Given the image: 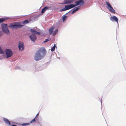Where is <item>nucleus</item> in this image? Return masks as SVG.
Wrapping results in <instances>:
<instances>
[{
	"label": "nucleus",
	"mask_w": 126,
	"mask_h": 126,
	"mask_svg": "<svg viewBox=\"0 0 126 126\" xmlns=\"http://www.w3.org/2000/svg\"><path fill=\"white\" fill-rule=\"evenodd\" d=\"M46 50L43 48H41L37 50L34 55V59L38 61L43 58L46 53Z\"/></svg>",
	"instance_id": "obj_1"
},
{
	"label": "nucleus",
	"mask_w": 126,
	"mask_h": 126,
	"mask_svg": "<svg viewBox=\"0 0 126 126\" xmlns=\"http://www.w3.org/2000/svg\"><path fill=\"white\" fill-rule=\"evenodd\" d=\"M38 115H39V113H38L37 114H36V116H35V118H36V120H37V118H38Z\"/></svg>",
	"instance_id": "obj_27"
},
{
	"label": "nucleus",
	"mask_w": 126,
	"mask_h": 126,
	"mask_svg": "<svg viewBox=\"0 0 126 126\" xmlns=\"http://www.w3.org/2000/svg\"><path fill=\"white\" fill-rule=\"evenodd\" d=\"M53 28V27H52L49 30V32L50 34H51L52 33Z\"/></svg>",
	"instance_id": "obj_16"
},
{
	"label": "nucleus",
	"mask_w": 126,
	"mask_h": 126,
	"mask_svg": "<svg viewBox=\"0 0 126 126\" xmlns=\"http://www.w3.org/2000/svg\"><path fill=\"white\" fill-rule=\"evenodd\" d=\"M3 119L5 123L9 125H10V122L6 118H3Z\"/></svg>",
	"instance_id": "obj_11"
},
{
	"label": "nucleus",
	"mask_w": 126,
	"mask_h": 126,
	"mask_svg": "<svg viewBox=\"0 0 126 126\" xmlns=\"http://www.w3.org/2000/svg\"><path fill=\"white\" fill-rule=\"evenodd\" d=\"M7 24L2 23L1 24V27L2 30L3 31V32L6 34H9L10 33L8 29L7 26Z\"/></svg>",
	"instance_id": "obj_3"
},
{
	"label": "nucleus",
	"mask_w": 126,
	"mask_h": 126,
	"mask_svg": "<svg viewBox=\"0 0 126 126\" xmlns=\"http://www.w3.org/2000/svg\"><path fill=\"white\" fill-rule=\"evenodd\" d=\"M22 17L21 16H16V19H19Z\"/></svg>",
	"instance_id": "obj_28"
},
{
	"label": "nucleus",
	"mask_w": 126,
	"mask_h": 126,
	"mask_svg": "<svg viewBox=\"0 0 126 126\" xmlns=\"http://www.w3.org/2000/svg\"><path fill=\"white\" fill-rule=\"evenodd\" d=\"M28 23H29V21H28V20H26L23 21L24 24H28Z\"/></svg>",
	"instance_id": "obj_25"
},
{
	"label": "nucleus",
	"mask_w": 126,
	"mask_h": 126,
	"mask_svg": "<svg viewBox=\"0 0 126 126\" xmlns=\"http://www.w3.org/2000/svg\"><path fill=\"white\" fill-rule=\"evenodd\" d=\"M79 9V7H77L76 8L74 9L72 11V14H73L75 12H77V11H78V10Z\"/></svg>",
	"instance_id": "obj_15"
},
{
	"label": "nucleus",
	"mask_w": 126,
	"mask_h": 126,
	"mask_svg": "<svg viewBox=\"0 0 126 126\" xmlns=\"http://www.w3.org/2000/svg\"><path fill=\"white\" fill-rule=\"evenodd\" d=\"M84 1L83 0H79L76 1L75 3L76 4H74L75 6H76L78 5H82L84 4Z\"/></svg>",
	"instance_id": "obj_6"
},
{
	"label": "nucleus",
	"mask_w": 126,
	"mask_h": 126,
	"mask_svg": "<svg viewBox=\"0 0 126 126\" xmlns=\"http://www.w3.org/2000/svg\"><path fill=\"white\" fill-rule=\"evenodd\" d=\"M76 7L74 4H70L67 5H65V8L68 10Z\"/></svg>",
	"instance_id": "obj_8"
},
{
	"label": "nucleus",
	"mask_w": 126,
	"mask_h": 126,
	"mask_svg": "<svg viewBox=\"0 0 126 126\" xmlns=\"http://www.w3.org/2000/svg\"><path fill=\"white\" fill-rule=\"evenodd\" d=\"M66 16H65V15L63 16H62V19H63V22H65V19H66Z\"/></svg>",
	"instance_id": "obj_17"
},
{
	"label": "nucleus",
	"mask_w": 126,
	"mask_h": 126,
	"mask_svg": "<svg viewBox=\"0 0 126 126\" xmlns=\"http://www.w3.org/2000/svg\"><path fill=\"white\" fill-rule=\"evenodd\" d=\"M17 23L16 22V28H20L22 26V25H18L17 24Z\"/></svg>",
	"instance_id": "obj_20"
},
{
	"label": "nucleus",
	"mask_w": 126,
	"mask_h": 126,
	"mask_svg": "<svg viewBox=\"0 0 126 126\" xmlns=\"http://www.w3.org/2000/svg\"><path fill=\"white\" fill-rule=\"evenodd\" d=\"M36 120V119L35 118H34L32 120H31V121L30 122V123H32L35 122V120Z\"/></svg>",
	"instance_id": "obj_23"
},
{
	"label": "nucleus",
	"mask_w": 126,
	"mask_h": 126,
	"mask_svg": "<svg viewBox=\"0 0 126 126\" xmlns=\"http://www.w3.org/2000/svg\"><path fill=\"white\" fill-rule=\"evenodd\" d=\"M12 126H16V125H12Z\"/></svg>",
	"instance_id": "obj_29"
},
{
	"label": "nucleus",
	"mask_w": 126,
	"mask_h": 126,
	"mask_svg": "<svg viewBox=\"0 0 126 126\" xmlns=\"http://www.w3.org/2000/svg\"><path fill=\"white\" fill-rule=\"evenodd\" d=\"M66 10H67L65 8H64L61 10H60V12H62L63 11H66Z\"/></svg>",
	"instance_id": "obj_26"
},
{
	"label": "nucleus",
	"mask_w": 126,
	"mask_h": 126,
	"mask_svg": "<svg viewBox=\"0 0 126 126\" xmlns=\"http://www.w3.org/2000/svg\"><path fill=\"white\" fill-rule=\"evenodd\" d=\"M31 31L32 34L31 36H30V38L31 41L33 42H34L36 39V36L35 35V34H40V33L39 32H37L36 31H35L34 30H32L31 29Z\"/></svg>",
	"instance_id": "obj_2"
},
{
	"label": "nucleus",
	"mask_w": 126,
	"mask_h": 126,
	"mask_svg": "<svg viewBox=\"0 0 126 126\" xmlns=\"http://www.w3.org/2000/svg\"><path fill=\"white\" fill-rule=\"evenodd\" d=\"M58 30L57 29H56L55 30V31H54V32L53 34V36H54L58 32Z\"/></svg>",
	"instance_id": "obj_22"
},
{
	"label": "nucleus",
	"mask_w": 126,
	"mask_h": 126,
	"mask_svg": "<svg viewBox=\"0 0 126 126\" xmlns=\"http://www.w3.org/2000/svg\"><path fill=\"white\" fill-rule=\"evenodd\" d=\"M16 23H11L9 25V27L11 28L12 29H14L16 28Z\"/></svg>",
	"instance_id": "obj_12"
},
{
	"label": "nucleus",
	"mask_w": 126,
	"mask_h": 126,
	"mask_svg": "<svg viewBox=\"0 0 126 126\" xmlns=\"http://www.w3.org/2000/svg\"><path fill=\"white\" fill-rule=\"evenodd\" d=\"M48 8L46 6L44 8V9H43L42 10V11H41V13H44L46 11L47 9H48Z\"/></svg>",
	"instance_id": "obj_14"
},
{
	"label": "nucleus",
	"mask_w": 126,
	"mask_h": 126,
	"mask_svg": "<svg viewBox=\"0 0 126 126\" xmlns=\"http://www.w3.org/2000/svg\"><path fill=\"white\" fill-rule=\"evenodd\" d=\"M30 124L29 123L22 124H21V125L22 126H27L29 125Z\"/></svg>",
	"instance_id": "obj_18"
},
{
	"label": "nucleus",
	"mask_w": 126,
	"mask_h": 126,
	"mask_svg": "<svg viewBox=\"0 0 126 126\" xmlns=\"http://www.w3.org/2000/svg\"><path fill=\"white\" fill-rule=\"evenodd\" d=\"M18 47H19V50L20 51H22L24 50V47L23 42L19 41Z\"/></svg>",
	"instance_id": "obj_7"
},
{
	"label": "nucleus",
	"mask_w": 126,
	"mask_h": 126,
	"mask_svg": "<svg viewBox=\"0 0 126 126\" xmlns=\"http://www.w3.org/2000/svg\"><path fill=\"white\" fill-rule=\"evenodd\" d=\"M5 52L6 58H8L12 55V52L10 49H6Z\"/></svg>",
	"instance_id": "obj_5"
},
{
	"label": "nucleus",
	"mask_w": 126,
	"mask_h": 126,
	"mask_svg": "<svg viewBox=\"0 0 126 126\" xmlns=\"http://www.w3.org/2000/svg\"><path fill=\"white\" fill-rule=\"evenodd\" d=\"M106 3L107 5V8L110 11L111 13H113L115 14V11L111 6V5L109 2H107V1H106Z\"/></svg>",
	"instance_id": "obj_4"
},
{
	"label": "nucleus",
	"mask_w": 126,
	"mask_h": 126,
	"mask_svg": "<svg viewBox=\"0 0 126 126\" xmlns=\"http://www.w3.org/2000/svg\"><path fill=\"white\" fill-rule=\"evenodd\" d=\"M4 52L2 50V49L1 48V47H0V54H4Z\"/></svg>",
	"instance_id": "obj_24"
},
{
	"label": "nucleus",
	"mask_w": 126,
	"mask_h": 126,
	"mask_svg": "<svg viewBox=\"0 0 126 126\" xmlns=\"http://www.w3.org/2000/svg\"><path fill=\"white\" fill-rule=\"evenodd\" d=\"M55 47H56V46L55 45H54V47L51 48V50L52 51H54L55 49Z\"/></svg>",
	"instance_id": "obj_21"
},
{
	"label": "nucleus",
	"mask_w": 126,
	"mask_h": 126,
	"mask_svg": "<svg viewBox=\"0 0 126 126\" xmlns=\"http://www.w3.org/2000/svg\"><path fill=\"white\" fill-rule=\"evenodd\" d=\"M110 19L112 21H116L117 23H118V18L115 16H113L110 17Z\"/></svg>",
	"instance_id": "obj_10"
},
{
	"label": "nucleus",
	"mask_w": 126,
	"mask_h": 126,
	"mask_svg": "<svg viewBox=\"0 0 126 126\" xmlns=\"http://www.w3.org/2000/svg\"><path fill=\"white\" fill-rule=\"evenodd\" d=\"M9 19L8 17H4L0 19V24L2 23L4 21Z\"/></svg>",
	"instance_id": "obj_13"
},
{
	"label": "nucleus",
	"mask_w": 126,
	"mask_h": 126,
	"mask_svg": "<svg viewBox=\"0 0 126 126\" xmlns=\"http://www.w3.org/2000/svg\"><path fill=\"white\" fill-rule=\"evenodd\" d=\"M51 38H48L47 39H46L45 41H44V43L47 42L48 41H49L50 40Z\"/></svg>",
	"instance_id": "obj_19"
},
{
	"label": "nucleus",
	"mask_w": 126,
	"mask_h": 126,
	"mask_svg": "<svg viewBox=\"0 0 126 126\" xmlns=\"http://www.w3.org/2000/svg\"><path fill=\"white\" fill-rule=\"evenodd\" d=\"M74 0H65L63 4H71L74 1Z\"/></svg>",
	"instance_id": "obj_9"
}]
</instances>
